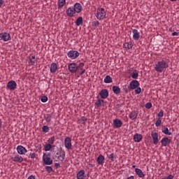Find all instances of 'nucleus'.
<instances>
[{
  "label": "nucleus",
  "mask_w": 179,
  "mask_h": 179,
  "mask_svg": "<svg viewBox=\"0 0 179 179\" xmlns=\"http://www.w3.org/2000/svg\"><path fill=\"white\" fill-rule=\"evenodd\" d=\"M83 22V19L82 18V17H80L76 20V24L77 26H80V24Z\"/></svg>",
  "instance_id": "obj_36"
},
{
  "label": "nucleus",
  "mask_w": 179,
  "mask_h": 179,
  "mask_svg": "<svg viewBox=\"0 0 179 179\" xmlns=\"http://www.w3.org/2000/svg\"><path fill=\"white\" fill-rule=\"evenodd\" d=\"M81 71H82L80 73V76H82V75H83L86 72V70H85V69H83Z\"/></svg>",
  "instance_id": "obj_50"
},
{
  "label": "nucleus",
  "mask_w": 179,
  "mask_h": 179,
  "mask_svg": "<svg viewBox=\"0 0 179 179\" xmlns=\"http://www.w3.org/2000/svg\"><path fill=\"white\" fill-rule=\"evenodd\" d=\"M43 160L45 166H51L52 164V159L50 153H45L43 156Z\"/></svg>",
  "instance_id": "obj_3"
},
{
  "label": "nucleus",
  "mask_w": 179,
  "mask_h": 179,
  "mask_svg": "<svg viewBox=\"0 0 179 179\" xmlns=\"http://www.w3.org/2000/svg\"><path fill=\"white\" fill-rule=\"evenodd\" d=\"M17 152L18 155H25L27 153V149H26V148L23 147L22 145H17Z\"/></svg>",
  "instance_id": "obj_10"
},
{
  "label": "nucleus",
  "mask_w": 179,
  "mask_h": 179,
  "mask_svg": "<svg viewBox=\"0 0 179 179\" xmlns=\"http://www.w3.org/2000/svg\"><path fill=\"white\" fill-rule=\"evenodd\" d=\"M164 115V112H163V110L159 111V113L157 114V117L159 118H162Z\"/></svg>",
  "instance_id": "obj_43"
},
{
  "label": "nucleus",
  "mask_w": 179,
  "mask_h": 179,
  "mask_svg": "<svg viewBox=\"0 0 179 179\" xmlns=\"http://www.w3.org/2000/svg\"><path fill=\"white\" fill-rule=\"evenodd\" d=\"M112 90H113V93H115V94H120V93L121 92V88H120V87H118V86H113L112 87Z\"/></svg>",
  "instance_id": "obj_26"
},
{
  "label": "nucleus",
  "mask_w": 179,
  "mask_h": 179,
  "mask_svg": "<svg viewBox=\"0 0 179 179\" xmlns=\"http://www.w3.org/2000/svg\"><path fill=\"white\" fill-rule=\"evenodd\" d=\"M50 131V128H48V126H43V131L45 132V134H47Z\"/></svg>",
  "instance_id": "obj_42"
},
{
  "label": "nucleus",
  "mask_w": 179,
  "mask_h": 179,
  "mask_svg": "<svg viewBox=\"0 0 179 179\" xmlns=\"http://www.w3.org/2000/svg\"><path fill=\"white\" fill-rule=\"evenodd\" d=\"M66 13L67 16H69V17H72L73 16V15H75V13H76L74 8L72 7H69L66 10Z\"/></svg>",
  "instance_id": "obj_15"
},
{
  "label": "nucleus",
  "mask_w": 179,
  "mask_h": 179,
  "mask_svg": "<svg viewBox=\"0 0 179 179\" xmlns=\"http://www.w3.org/2000/svg\"><path fill=\"white\" fill-rule=\"evenodd\" d=\"M52 119V116H51L50 114H47L45 115V120L47 122H51V120Z\"/></svg>",
  "instance_id": "obj_33"
},
{
  "label": "nucleus",
  "mask_w": 179,
  "mask_h": 179,
  "mask_svg": "<svg viewBox=\"0 0 179 179\" xmlns=\"http://www.w3.org/2000/svg\"><path fill=\"white\" fill-rule=\"evenodd\" d=\"M151 137L152 138L154 145H157L159 143V134L156 132H152Z\"/></svg>",
  "instance_id": "obj_11"
},
{
  "label": "nucleus",
  "mask_w": 179,
  "mask_h": 179,
  "mask_svg": "<svg viewBox=\"0 0 179 179\" xmlns=\"http://www.w3.org/2000/svg\"><path fill=\"white\" fill-rule=\"evenodd\" d=\"M87 121V118L86 117H82L80 119H78L79 124H85Z\"/></svg>",
  "instance_id": "obj_34"
},
{
  "label": "nucleus",
  "mask_w": 179,
  "mask_h": 179,
  "mask_svg": "<svg viewBox=\"0 0 179 179\" xmlns=\"http://www.w3.org/2000/svg\"><path fill=\"white\" fill-rule=\"evenodd\" d=\"M45 170L48 173H52V167L51 166H46Z\"/></svg>",
  "instance_id": "obj_46"
},
{
  "label": "nucleus",
  "mask_w": 179,
  "mask_h": 179,
  "mask_svg": "<svg viewBox=\"0 0 179 179\" xmlns=\"http://www.w3.org/2000/svg\"><path fill=\"white\" fill-rule=\"evenodd\" d=\"M104 82L106 83H113V78L110 76H106L104 78Z\"/></svg>",
  "instance_id": "obj_30"
},
{
  "label": "nucleus",
  "mask_w": 179,
  "mask_h": 179,
  "mask_svg": "<svg viewBox=\"0 0 179 179\" xmlns=\"http://www.w3.org/2000/svg\"><path fill=\"white\" fill-rule=\"evenodd\" d=\"M155 125L157 127H160V125H162V120L158 119L155 122Z\"/></svg>",
  "instance_id": "obj_45"
},
{
  "label": "nucleus",
  "mask_w": 179,
  "mask_h": 179,
  "mask_svg": "<svg viewBox=\"0 0 179 179\" xmlns=\"http://www.w3.org/2000/svg\"><path fill=\"white\" fill-rule=\"evenodd\" d=\"M59 162H64V160H65V152H64L62 153V155H59L58 157H57Z\"/></svg>",
  "instance_id": "obj_35"
},
{
  "label": "nucleus",
  "mask_w": 179,
  "mask_h": 179,
  "mask_svg": "<svg viewBox=\"0 0 179 179\" xmlns=\"http://www.w3.org/2000/svg\"><path fill=\"white\" fill-rule=\"evenodd\" d=\"M41 101H42V103H47V101H48V97H47L46 96H42L41 99Z\"/></svg>",
  "instance_id": "obj_39"
},
{
  "label": "nucleus",
  "mask_w": 179,
  "mask_h": 179,
  "mask_svg": "<svg viewBox=\"0 0 179 179\" xmlns=\"http://www.w3.org/2000/svg\"><path fill=\"white\" fill-rule=\"evenodd\" d=\"M64 146L66 149H68V150H71V149H72V140H71V138L66 137L65 138Z\"/></svg>",
  "instance_id": "obj_5"
},
{
  "label": "nucleus",
  "mask_w": 179,
  "mask_h": 179,
  "mask_svg": "<svg viewBox=\"0 0 179 179\" xmlns=\"http://www.w3.org/2000/svg\"><path fill=\"white\" fill-rule=\"evenodd\" d=\"M29 64L30 65H36V64H37V59H36L35 55H32L29 57Z\"/></svg>",
  "instance_id": "obj_21"
},
{
  "label": "nucleus",
  "mask_w": 179,
  "mask_h": 179,
  "mask_svg": "<svg viewBox=\"0 0 179 179\" xmlns=\"http://www.w3.org/2000/svg\"><path fill=\"white\" fill-rule=\"evenodd\" d=\"M145 108H148V109L152 108V103L148 102L147 103H145Z\"/></svg>",
  "instance_id": "obj_44"
},
{
  "label": "nucleus",
  "mask_w": 179,
  "mask_h": 179,
  "mask_svg": "<svg viewBox=\"0 0 179 179\" xmlns=\"http://www.w3.org/2000/svg\"><path fill=\"white\" fill-rule=\"evenodd\" d=\"M96 160L99 164H104V156L102 155H100Z\"/></svg>",
  "instance_id": "obj_28"
},
{
  "label": "nucleus",
  "mask_w": 179,
  "mask_h": 179,
  "mask_svg": "<svg viewBox=\"0 0 179 179\" xmlns=\"http://www.w3.org/2000/svg\"><path fill=\"white\" fill-rule=\"evenodd\" d=\"M171 2H174V1H177V0H171Z\"/></svg>",
  "instance_id": "obj_58"
},
{
  "label": "nucleus",
  "mask_w": 179,
  "mask_h": 179,
  "mask_svg": "<svg viewBox=\"0 0 179 179\" xmlns=\"http://www.w3.org/2000/svg\"><path fill=\"white\" fill-rule=\"evenodd\" d=\"M3 3V0H0V8L1 6H2Z\"/></svg>",
  "instance_id": "obj_55"
},
{
  "label": "nucleus",
  "mask_w": 179,
  "mask_h": 179,
  "mask_svg": "<svg viewBox=\"0 0 179 179\" xmlns=\"http://www.w3.org/2000/svg\"><path fill=\"white\" fill-rule=\"evenodd\" d=\"M73 8L74 9L76 13H80L82 12V5H80L79 3L74 4Z\"/></svg>",
  "instance_id": "obj_14"
},
{
  "label": "nucleus",
  "mask_w": 179,
  "mask_h": 179,
  "mask_svg": "<svg viewBox=\"0 0 179 179\" xmlns=\"http://www.w3.org/2000/svg\"><path fill=\"white\" fill-rule=\"evenodd\" d=\"M141 92H142V89L139 87H137L135 90L136 94H140Z\"/></svg>",
  "instance_id": "obj_41"
},
{
  "label": "nucleus",
  "mask_w": 179,
  "mask_h": 179,
  "mask_svg": "<svg viewBox=\"0 0 179 179\" xmlns=\"http://www.w3.org/2000/svg\"><path fill=\"white\" fill-rule=\"evenodd\" d=\"M162 132L164 135H171V132L169 131V128L167 127H164Z\"/></svg>",
  "instance_id": "obj_32"
},
{
  "label": "nucleus",
  "mask_w": 179,
  "mask_h": 179,
  "mask_svg": "<svg viewBox=\"0 0 179 179\" xmlns=\"http://www.w3.org/2000/svg\"><path fill=\"white\" fill-rule=\"evenodd\" d=\"M27 179H36V178L34 176H30Z\"/></svg>",
  "instance_id": "obj_53"
},
{
  "label": "nucleus",
  "mask_w": 179,
  "mask_h": 179,
  "mask_svg": "<svg viewBox=\"0 0 179 179\" xmlns=\"http://www.w3.org/2000/svg\"><path fill=\"white\" fill-rule=\"evenodd\" d=\"M161 143H162V146H164V147L169 146V145H170V143H171V139H169L167 137L163 138L161 140Z\"/></svg>",
  "instance_id": "obj_12"
},
{
  "label": "nucleus",
  "mask_w": 179,
  "mask_h": 179,
  "mask_svg": "<svg viewBox=\"0 0 179 179\" xmlns=\"http://www.w3.org/2000/svg\"><path fill=\"white\" fill-rule=\"evenodd\" d=\"M55 167H61V165H59V164H58V163H56L55 164Z\"/></svg>",
  "instance_id": "obj_54"
},
{
  "label": "nucleus",
  "mask_w": 179,
  "mask_h": 179,
  "mask_svg": "<svg viewBox=\"0 0 179 179\" xmlns=\"http://www.w3.org/2000/svg\"><path fill=\"white\" fill-rule=\"evenodd\" d=\"M137 117H138V113L135 111L131 112L129 115V118H130V120H136Z\"/></svg>",
  "instance_id": "obj_25"
},
{
  "label": "nucleus",
  "mask_w": 179,
  "mask_h": 179,
  "mask_svg": "<svg viewBox=\"0 0 179 179\" xmlns=\"http://www.w3.org/2000/svg\"><path fill=\"white\" fill-rule=\"evenodd\" d=\"M67 57L71 59H76L79 57V52L76 50H70L67 53Z\"/></svg>",
  "instance_id": "obj_4"
},
{
  "label": "nucleus",
  "mask_w": 179,
  "mask_h": 179,
  "mask_svg": "<svg viewBox=\"0 0 179 179\" xmlns=\"http://www.w3.org/2000/svg\"><path fill=\"white\" fill-rule=\"evenodd\" d=\"M138 72H136V71H134L131 73V78L133 79H136V78H138Z\"/></svg>",
  "instance_id": "obj_40"
},
{
  "label": "nucleus",
  "mask_w": 179,
  "mask_h": 179,
  "mask_svg": "<svg viewBox=\"0 0 179 179\" xmlns=\"http://www.w3.org/2000/svg\"><path fill=\"white\" fill-rule=\"evenodd\" d=\"M95 106L96 107H104V100L103 99H99L96 103Z\"/></svg>",
  "instance_id": "obj_27"
},
{
  "label": "nucleus",
  "mask_w": 179,
  "mask_h": 179,
  "mask_svg": "<svg viewBox=\"0 0 179 179\" xmlns=\"http://www.w3.org/2000/svg\"><path fill=\"white\" fill-rule=\"evenodd\" d=\"M58 69L57 64L55 63H52L50 65V72L51 73H55V72H57V69Z\"/></svg>",
  "instance_id": "obj_24"
},
{
  "label": "nucleus",
  "mask_w": 179,
  "mask_h": 179,
  "mask_svg": "<svg viewBox=\"0 0 179 179\" xmlns=\"http://www.w3.org/2000/svg\"><path fill=\"white\" fill-rule=\"evenodd\" d=\"M2 128V120L0 119V129Z\"/></svg>",
  "instance_id": "obj_56"
},
{
  "label": "nucleus",
  "mask_w": 179,
  "mask_h": 179,
  "mask_svg": "<svg viewBox=\"0 0 179 179\" xmlns=\"http://www.w3.org/2000/svg\"><path fill=\"white\" fill-rule=\"evenodd\" d=\"M101 99H107L108 97V90L103 89L100 92Z\"/></svg>",
  "instance_id": "obj_17"
},
{
  "label": "nucleus",
  "mask_w": 179,
  "mask_h": 179,
  "mask_svg": "<svg viewBox=\"0 0 179 179\" xmlns=\"http://www.w3.org/2000/svg\"><path fill=\"white\" fill-rule=\"evenodd\" d=\"M0 38L3 41H9L10 40V34L8 32H3L0 34Z\"/></svg>",
  "instance_id": "obj_6"
},
{
  "label": "nucleus",
  "mask_w": 179,
  "mask_h": 179,
  "mask_svg": "<svg viewBox=\"0 0 179 179\" xmlns=\"http://www.w3.org/2000/svg\"><path fill=\"white\" fill-rule=\"evenodd\" d=\"M51 149H52V145H51V144H49V143L45 145L44 147L45 152H50Z\"/></svg>",
  "instance_id": "obj_31"
},
{
  "label": "nucleus",
  "mask_w": 179,
  "mask_h": 179,
  "mask_svg": "<svg viewBox=\"0 0 179 179\" xmlns=\"http://www.w3.org/2000/svg\"><path fill=\"white\" fill-rule=\"evenodd\" d=\"M107 13H106V10L103 8H97L95 12V16L98 20H103L106 16Z\"/></svg>",
  "instance_id": "obj_2"
},
{
  "label": "nucleus",
  "mask_w": 179,
  "mask_h": 179,
  "mask_svg": "<svg viewBox=\"0 0 179 179\" xmlns=\"http://www.w3.org/2000/svg\"><path fill=\"white\" fill-rule=\"evenodd\" d=\"M49 145H54V142H55V136H52L48 140Z\"/></svg>",
  "instance_id": "obj_37"
},
{
  "label": "nucleus",
  "mask_w": 179,
  "mask_h": 179,
  "mask_svg": "<svg viewBox=\"0 0 179 179\" xmlns=\"http://www.w3.org/2000/svg\"><path fill=\"white\" fill-rule=\"evenodd\" d=\"M85 170L79 171L76 175V179H85Z\"/></svg>",
  "instance_id": "obj_19"
},
{
  "label": "nucleus",
  "mask_w": 179,
  "mask_h": 179,
  "mask_svg": "<svg viewBox=\"0 0 179 179\" xmlns=\"http://www.w3.org/2000/svg\"><path fill=\"white\" fill-rule=\"evenodd\" d=\"M65 3H66V0H58V2H57L58 8H63Z\"/></svg>",
  "instance_id": "obj_29"
},
{
  "label": "nucleus",
  "mask_w": 179,
  "mask_h": 179,
  "mask_svg": "<svg viewBox=\"0 0 179 179\" xmlns=\"http://www.w3.org/2000/svg\"><path fill=\"white\" fill-rule=\"evenodd\" d=\"M113 125L116 128H121L122 127V122L120 119H115L113 120Z\"/></svg>",
  "instance_id": "obj_18"
},
{
  "label": "nucleus",
  "mask_w": 179,
  "mask_h": 179,
  "mask_svg": "<svg viewBox=\"0 0 179 179\" xmlns=\"http://www.w3.org/2000/svg\"><path fill=\"white\" fill-rule=\"evenodd\" d=\"M166 68H169V65H167V63L165 61H161L158 62L155 64V69L157 72H159V73H162L164 69Z\"/></svg>",
  "instance_id": "obj_1"
},
{
  "label": "nucleus",
  "mask_w": 179,
  "mask_h": 179,
  "mask_svg": "<svg viewBox=\"0 0 179 179\" xmlns=\"http://www.w3.org/2000/svg\"><path fill=\"white\" fill-rule=\"evenodd\" d=\"M11 160H13V162H15V163H22L24 159L22 157V156L16 155L14 157H11Z\"/></svg>",
  "instance_id": "obj_13"
},
{
  "label": "nucleus",
  "mask_w": 179,
  "mask_h": 179,
  "mask_svg": "<svg viewBox=\"0 0 179 179\" xmlns=\"http://www.w3.org/2000/svg\"><path fill=\"white\" fill-rule=\"evenodd\" d=\"M123 47L125 50H131L134 47V45H132V42H127L124 43Z\"/></svg>",
  "instance_id": "obj_23"
},
{
  "label": "nucleus",
  "mask_w": 179,
  "mask_h": 179,
  "mask_svg": "<svg viewBox=\"0 0 179 179\" xmlns=\"http://www.w3.org/2000/svg\"><path fill=\"white\" fill-rule=\"evenodd\" d=\"M173 178H174V176H173V175H169V176L166 178V179H173Z\"/></svg>",
  "instance_id": "obj_51"
},
{
  "label": "nucleus",
  "mask_w": 179,
  "mask_h": 179,
  "mask_svg": "<svg viewBox=\"0 0 179 179\" xmlns=\"http://www.w3.org/2000/svg\"><path fill=\"white\" fill-rule=\"evenodd\" d=\"M114 157H115V155H114V153H112L109 155V157L108 159L111 161V162H114Z\"/></svg>",
  "instance_id": "obj_47"
},
{
  "label": "nucleus",
  "mask_w": 179,
  "mask_h": 179,
  "mask_svg": "<svg viewBox=\"0 0 179 179\" xmlns=\"http://www.w3.org/2000/svg\"><path fill=\"white\" fill-rule=\"evenodd\" d=\"M142 134H134V142H141L142 141Z\"/></svg>",
  "instance_id": "obj_22"
},
{
  "label": "nucleus",
  "mask_w": 179,
  "mask_h": 179,
  "mask_svg": "<svg viewBox=\"0 0 179 179\" xmlns=\"http://www.w3.org/2000/svg\"><path fill=\"white\" fill-rule=\"evenodd\" d=\"M31 159H36V153L30 154Z\"/></svg>",
  "instance_id": "obj_49"
},
{
  "label": "nucleus",
  "mask_w": 179,
  "mask_h": 179,
  "mask_svg": "<svg viewBox=\"0 0 179 179\" xmlns=\"http://www.w3.org/2000/svg\"><path fill=\"white\" fill-rule=\"evenodd\" d=\"M85 67V63H80L78 66V69L80 71H83V68Z\"/></svg>",
  "instance_id": "obj_38"
},
{
  "label": "nucleus",
  "mask_w": 179,
  "mask_h": 179,
  "mask_svg": "<svg viewBox=\"0 0 179 179\" xmlns=\"http://www.w3.org/2000/svg\"><path fill=\"white\" fill-rule=\"evenodd\" d=\"M135 173L136 174H137L139 178H143V177H145V175L143 174V171H142V169H141L136 168Z\"/></svg>",
  "instance_id": "obj_20"
},
{
  "label": "nucleus",
  "mask_w": 179,
  "mask_h": 179,
  "mask_svg": "<svg viewBox=\"0 0 179 179\" xmlns=\"http://www.w3.org/2000/svg\"><path fill=\"white\" fill-rule=\"evenodd\" d=\"M133 38L134 40H136V41H138L139 40V38L141 37V34H139V31H138V29H133Z\"/></svg>",
  "instance_id": "obj_16"
},
{
  "label": "nucleus",
  "mask_w": 179,
  "mask_h": 179,
  "mask_svg": "<svg viewBox=\"0 0 179 179\" xmlns=\"http://www.w3.org/2000/svg\"><path fill=\"white\" fill-rule=\"evenodd\" d=\"M68 69L71 73H75L78 71V64L71 63L68 66Z\"/></svg>",
  "instance_id": "obj_7"
},
{
  "label": "nucleus",
  "mask_w": 179,
  "mask_h": 179,
  "mask_svg": "<svg viewBox=\"0 0 179 179\" xmlns=\"http://www.w3.org/2000/svg\"><path fill=\"white\" fill-rule=\"evenodd\" d=\"M99 24H100V22H99V21H95L93 23V26H94L95 27H97V26H99Z\"/></svg>",
  "instance_id": "obj_48"
},
{
  "label": "nucleus",
  "mask_w": 179,
  "mask_h": 179,
  "mask_svg": "<svg viewBox=\"0 0 179 179\" xmlns=\"http://www.w3.org/2000/svg\"><path fill=\"white\" fill-rule=\"evenodd\" d=\"M172 36H178V32H176V31L173 32Z\"/></svg>",
  "instance_id": "obj_52"
},
{
  "label": "nucleus",
  "mask_w": 179,
  "mask_h": 179,
  "mask_svg": "<svg viewBox=\"0 0 179 179\" xmlns=\"http://www.w3.org/2000/svg\"><path fill=\"white\" fill-rule=\"evenodd\" d=\"M17 86V84L16 83V81L15 80H10L7 83V87L9 89V90H15Z\"/></svg>",
  "instance_id": "obj_8"
},
{
  "label": "nucleus",
  "mask_w": 179,
  "mask_h": 179,
  "mask_svg": "<svg viewBox=\"0 0 179 179\" xmlns=\"http://www.w3.org/2000/svg\"><path fill=\"white\" fill-rule=\"evenodd\" d=\"M132 167H133V169H135V167H136V166L133 165Z\"/></svg>",
  "instance_id": "obj_57"
},
{
  "label": "nucleus",
  "mask_w": 179,
  "mask_h": 179,
  "mask_svg": "<svg viewBox=\"0 0 179 179\" xmlns=\"http://www.w3.org/2000/svg\"><path fill=\"white\" fill-rule=\"evenodd\" d=\"M137 87H139V82L138 80H134L129 83V89L131 90H135Z\"/></svg>",
  "instance_id": "obj_9"
}]
</instances>
